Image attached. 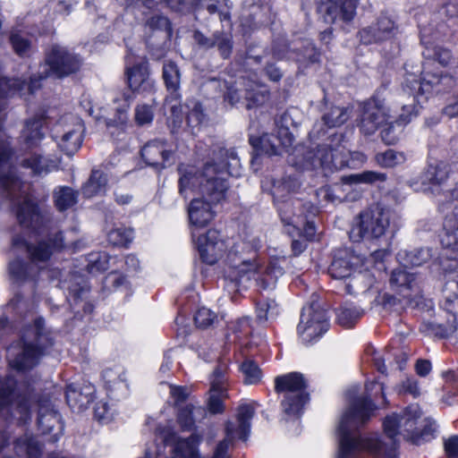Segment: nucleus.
<instances>
[{"label": "nucleus", "instance_id": "obj_1", "mask_svg": "<svg viewBox=\"0 0 458 458\" xmlns=\"http://www.w3.org/2000/svg\"><path fill=\"white\" fill-rule=\"evenodd\" d=\"M380 393L385 399L384 387L377 382L368 383L365 394L355 398L344 413L339 426V448L337 458H357L360 451L378 458H395L396 437L402 436L405 440L420 445L435 437L437 424L426 416L417 405L406 408L401 414L387 416L383 427L389 442L379 439L377 434L360 437L357 430L373 416L377 407L371 398Z\"/></svg>", "mask_w": 458, "mask_h": 458}, {"label": "nucleus", "instance_id": "obj_2", "mask_svg": "<svg viewBox=\"0 0 458 458\" xmlns=\"http://www.w3.org/2000/svg\"><path fill=\"white\" fill-rule=\"evenodd\" d=\"M219 153L221 157H226V161L223 159L216 164H207L200 173H197L194 167L179 166L178 170L182 174L179 189L182 195L187 198V191H191L198 195L196 198L214 205L225 199L228 184L224 174H232L230 166L238 165L239 159L232 149H221Z\"/></svg>", "mask_w": 458, "mask_h": 458}, {"label": "nucleus", "instance_id": "obj_3", "mask_svg": "<svg viewBox=\"0 0 458 458\" xmlns=\"http://www.w3.org/2000/svg\"><path fill=\"white\" fill-rule=\"evenodd\" d=\"M254 415V408L250 404L239 406L236 414V423L228 421L225 426V438L219 442L212 458H227L229 443L234 439L245 441L250 430V420ZM157 437L165 445L174 446V458H201L198 445L201 441L199 436L192 434L188 438H180L169 427H158Z\"/></svg>", "mask_w": 458, "mask_h": 458}, {"label": "nucleus", "instance_id": "obj_4", "mask_svg": "<svg viewBox=\"0 0 458 458\" xmlns=\"http://www.w3.org/2000/svg\"><path fill=\"white\" fill-rule=\"evenodd\" d=\"M13 155L10 143L7 140H0V170L7 166ZM0 186L6 197L19 200L16 208V216L21 225L38 231L45 225L46 218L30 197L22 191V182L10 171L6 174H0Z\"/></svg>", "mask_w": 458, "mask_h": 458}, {"label": "nucleus", "instance_id": "obj_5", "mask_svg": "<svg viewBox=\"0 0 458 458\" xmlns=\"http://www.w3.org/2000/svg\"><path fill=\"white\" fill-rule=\"evenodd\" d=\"M44 320H35V343L28 341L27 336L22 337V343L12 344L7 349V359L10 366L17 370H26L33 368L38 358L52 345L51 338L43 332Z\"/></svg>", "mask_w": 458, "mask_h": 458}, {"label": "nucleus", "instance_id": "obj_6", "mask_svg": "<svg viewBox=\"0 0 458 458\" xmlns=\"http://www.w3.org/2000/svg\"><path fill=\"white\" fill-rule=\"evenodd\" d=\"M392 213L376 205L362 210L353 219L350 231L352 242L373 241L383 237L390 227Z\"/></svg>", "mask_w": 458, "mask_h": 458}, {"label": "nucleus", "instance_id": "obj_7", "mask_svg": "<svg viewBox=\"0 0 458 458\" xmlns=\"http://www.w3.org/2000/svg\"><path fill=\"white\" fill-rule=\"evenodd\" d=\"M81 57L65 47L60 45L52 46L46 55L45 66L48 67V72H47V69L45 67L38 78L34 77L30 79L28 85L30 93H34L40 87L38 81L50 74L56 78H64L77 72L81 66Z\"/></svg>", "mask_w": 458, "mask_h": 458}, {"label": "nucleus", "instance_id": "obj_8", "mask_svg": "<svg viewBox=\"0 0 458 458\" xmlns=\"http://www.w3.org/2000/svg\"><path fill=\"white\" fill-rule=\"evenodd\" d=\"M276 393H284L282 407L287 414H297L309 401L306 393V382L303 376L298 372L278 376L275 379Z\"/></svg>", "mask_w": 458, "mask_h": 458}, {"label": "nucleus", "instance_id": "obj_9", "mask_svg": "<svg viewBox=\"0 0 458 458\" xmlns=\"http://www.w3.org/2000/svg\"><path fill=\"white\" fill-rule=\"evenodd\" d=\"M360 262V259L347 251H339L334 258L328 274L336 280H345L350 278V282L346 284V291L350 294L365 291L370 284H362L365 275L361 272L356 273V267Z\"/></svg>", "mask_w": 458, "mask_h": 458}, {"label": "nucleus", "instance_id": "obj_10", "mask_svg": "<svg viewBox=\"0 0 458 458\" xmlns=\"http://www.w3.org/2000/svg\"><path fill=\"white\" fill-rule=\"evenodd\" d=\"M442 311L445 322L432 325V331L439 337H448L457 329L456 312L458 310V274L449 276L443 287Z\"/></svg>", "mask_w": 458, "mask_h": 458}, {"label": "nucleus", "instance_id": "obj_11", "mask_svg": "<svg viewBox=\"0 0 458 458\" xmlns=\"http://www.w3.org/2000/svg\"><path fill=\"white\" fill-rule=\"evenodd\" d=\"M261 247V241L257 236L235 242L227 255L229 266L235 269L239 276L255 272L259 267L258 251Z\"/></svg>", "mask_w": 458, "mask_h": 458}, {"label": "nucleus", "instance_id": "obj_12", "mask_svg": "<svg viewBox=\"0 0 458 458\" xmlns=\"http://www.w3.org/2000/svg\"><path fill=\"white\" fill-rule=\"evenodd\" d=\"M326 310L313 301L303 307L297 332L304 344H310L318 340L328 329V321Z\"/></svg>", "mask_w": 458, "mask_h": 458}, {"label": "nucleus", "instance_id": "obj_13", "mask_svg": "<svg viewBox=\"0 0 458 458\" xmlns=\"http://www.w3.org/2000/svg\"><path fill=\"white\" fill-rule=\"evenodd\" d=\"M13 246L25 248L30 260L36 264H45L55 252H59L67 247L63 232L53 231L45 239L35 242H28L20 238L13 239Z\"/></svg>", "mask_w": 458, "mask_h": 458}, {"label": "nucleus", "instance_id": "obj_14", "mask_svg": "<svg viewBox=\"0 0 458 458\" xmlns=\"http://www.w3.org/2000/svg\"><path fill=\"white\" fill-rule=\"evenodd\" d=\"M425 62L423 64L422 80L418 81L414 78L413 88H418L422 93H429L433 88L438 85L442 79L440 72H434L433 65L437 62L441 66H447L451 61L452 55L450 50L441 47H427L423 52Z\"/></svg>", "mask_w": 458, "mask_h": 458}, {"label": "nucleus", "instance_id": "obj_15", "mask_svg": "<svg viewBox=\"0 0 458 458\" xmlns=\"http://www.w3.org/2000/svg\"><path fill=\"white\" fill-rule=\"evenodd\" d=\"M15 388L16 381L13 377L0 379V416L19 415V420L25 422L30 416L29 400L17 394Z\"/></svg>", "mask_w": 458, "mask_h": 458}, {"label": "nucleus", "instance_id": "obj_16", "mask_svg": "<svg viewBox=\"0 0 458 458\" xmlns=\"http://www.w3.org/2000/svg\"><path fill=\"white\" fill-rule=\"evenodd\" d=\"M392 117L385 101L374 96L363 105L359 128L363 134L371 135Z\"/></svg>", "mask_w": 458, "mask_h": 458}, {"label": "nucleus", "instance_id": "obj_17", "mask_svg": "<svg viewBox=\"0 0 458 458\" xmlns=\"http://www.w3.org/2000/svg\"><path fill=\"white\" fill-rule=\"evenodd\" d=\"M390 284L409 304L418 306L420 303L422 296L414 274L403 268L394 269L391 274Z\"/></svg>", "mask_w": 458, "mask_h": 458}, {"label": "nucleus", "instance_id": "obj_18", "mask_svg": "<svg viewBox=\"0 0 458 458\" xmlns=\"http://www.w3.org/2000/svg\"><path fill=\"white\" fill-rule=\"evenodd\" d=\"M197 248L202 261L213 265L224 256L226 244L219 232L208 230L205 234L198 237Z\"/></svg>", "mask_w": 458, "mask_h": 458}, {"label": "nucleus", "instance_id": "obj_19", "mask_svg": "<svg viewBox=\"0 0 458 458\" xmlns=\"http://www.w3.org/2000/svg\"><path fill=\"white\" fill-rule=\"evenodd\" d=\"M396 30L394 21L388 16L382 14L377 19L376 22L361 29L358 36L362 44H377L393 38Z\"/></svg>", "mask_w": 458, "mask_h": 458}, {"label": "nucleus", "instance_id": "obj_20", "mask_svg": "<svg viewBox=\"0 0 458 458\" xmlns=\"http://www.w3.org/2000/svg\"><path fill=\"white\" fill-rule=\"evenodd\" d=\"M38 424L43 434H53L54 442L57 441L63 433L64 426L60 414L48 400L39 402Z\"/></svg>", "mask_w": 458, "mask_h": 458}, {"label": "nucleus", "instance_id": "obj_21", "mask_svg": "<svg viewBox=\"0 0 458 458\" xmlns=\"http://www.w3.org/2000/svg\"><path fill=\"white\" fill-rule=\"evenodd\" d=\"M449 166L443 162L429 165L420 176L421 186H416L417 183H413L412 186H414L416 191L439 193V188L445 184L449 177Z\"/></svg>", "mask_w": 458, "mask_h": 458}, {"label": "nucleus", "instance_id": "obj_22", "mask_svg": "<svg viewBox=\"0 0 458 458\" xmlns=\"http://www.w3.org/2000/svg\"><path fill=\"white\" fill-rule=\"evenodd\" d=\"M413 84L414 78H407L405 81V84L403 86L401 98L404 100L405 98H411V101L402 105V112L394 120V123L398 124H406L411 122L412 117L417 115L418 107L416 104H420V98L426 94L422 93L421 90L419 91L418 88L414 89Z\"/></svg>", "mask_w": 458, "mask_h": 458}, {"label": "nucleus", "instance_id": "obj_23", "mask_svg": "<svg viewBox=\"0 0 458 458\" xmlns=\"http://www.w3.org/2000/svg\"><path fill=\"white\" fill-rule=\"evenodd\" d=\"M126 77L129 88L135 93H150L154 89L155 82L149 76L148 65L143 62L126 69Z\"/></svg>", "mask_w": 458, "mask_h": 458}, {"label": "nucleus", "instance_id": "obj_24", "mask_svg": "<svg viewBox=\"0 0 458 458\" xmlns=\"http://www.w3.org/2000/svg\"><path fill=\"white\" fill-rule=\"evenodd\" d=\"M357 4L358 0H327L321 3L318 8L331 22L338 18L350 21L356 14Z\"/></svg>", "mask_w": 458, "mask_h": 458}, {"label": "nucleus", "instance_id": "obj_25", "mask_svg": "<svg viewBox=\"0 0 458 458\" xmlns=\"http://www.w3.org/2000/svg\"><path fill=\"white\" fill-rule=\"evenodd\" d=\"M225 368L217 367L211 378L209 390L208 410L212 413H220L224 411L223 400L227 397L226 380Z\"/></svg>", "mask_w": 458, "mask_h": 458}, {"label": "nucleus", "instance_id": "obj_26", "mask_svg": "<svg viewBox=\"0 0 458 458\" xmlns=\"http://www.w3.org/2000/svg\"><path fill=\"white\" fill-rule=\"evenodd\" d=\"M142 158L147 165L157 168H164L165 163L169 159L172 151L167 148V144L162 140L148 141L140 151Z\"/></svg>", "mask_w": 458, "mask_h": 458}, {"label": "nucleus", "instance_id": "obj_27", "mask_svg": "<svg viewBox=\"0 0 458 458\" xmlns=\"http://www.w3.org/2000/svg\"><path fill=\"white\" fill-rule=\"evenodd\" d=\"M93 392L91 386L70 385L65 393L67 404L73 411L80 412L93 401Z\"/></svg>", "mask_w": 458, "mask_h": 458}, {"label": "nucleus", "instance_id": "obj_28", "mask_svg": "<svg viewBox=\"0 0 458 458\" xmlns=\"http://www.w3.org/2000/svg\"><path fill=\"white\" fill-rule=\"evenodd\" d=\"M213 206L204 199L194 198L188 209L190 222L197 227L208 225L215 216Z\"/></svg>", "mask_w": 458, "mask_h": 458}, {"label": "nucleus", "instance_id": "obj_29", "mask_svg": "<svg viewBox=\"0 0 458 458\" xmlns=\"http://www.w3.org/2000/svg\"><path fill=\"white\" fill-rule=\"evenodd\" d=\"M43 117H34L26 122L21 134V142L25 148H38L44 138L42 128L45 124Z\"/></svg>", "mask_w": 458, "mask_h": 458}, {"label": "nucleus", "instance_id": "obj_30", "mask_svg": "<svg viewBox=\"0 0 458 458\" xmlns=\"http://www.w3.org/2000/svg\"><path fill=\"white\" fill-rule=\"evenodd\" d=\"M23 168L30 169L34 175H43L57 167L56 163L38 152H30L21 161Z\"/></svg>", "mask_w": 458, "mask_h": 458}, {"label": "nucleus", "instance_id": "obj_31", "mask_svg": "<svg viewBox=\"0 0 458 458\" xmlns=\"http://www.w3.org/2000/svg\"><path fill=\"white\" fill-rule=\"evenodd\" d=\"M441 244L444 249L458 255V211L445 217Z\"/></svg>", "mask_w": 458, "mask_h": 458}, {"label": "nucleus", "instance_id": "obj_32", "mask_svg": "<svg viewBox=\"0 0 458 458\" xmlns=\"http://www.w3.org/2000/svg\"><path fill=\"white\" fill-rule=\"evenodd\" d=\"M433 251L428 247L417 248L411 250H400L397 259L404 267H419L431 259Z\"/></svg>", "mask_w": 458, "mask_h": 458}, {"label": "nucleus", "instance_id": "obj_33", "mask_svg": "<svg viewBox=\"0 0 458 458\" xmlns=\"http://www.w3.org/2000/svg\"><path fill=\"white\" fill-rule=\"evenodd\" d=\"M200 5L210 14L218 13L220 21L226 23L225 26L229 29L232 28L230 0H200Z\"/></svg>", "mask_w": 458, "mask_h": 458}, {"label": "nucleus", "instance_id": "obj_34", "mask_svg": "<svg viewBox=\"0 0 458 458\" xmlns=\"http://www.w3.org/2000/svg\"><path fill=\"white\" fill-rule=\"evenodd\" d=\"M106 175L99 170H92L89 180L82 186V194L86 198L102 194L106 191Z\"/></svg>", "mask_w": 458, "mask_h": 458}, {"label": "nucleus", "instance_id": "obj_35", "mask_svg": "<svg viewBox=\"0 0 458 458\" xmlns=\"http://www.w3.org/2000/svg\"><path fill=\"white\" fill-rule=\"evenodd\" d=\"M81 125L77 124L76 128L65 132L62 136L58 146L66 155L72 156L81 148Z\"/></svg>", "mask_w": 458, "mask_h": 458}, {"label": "nucleus", "instance_id": "obj_36", "mask_svg": "<svg viewBox=\"0 0 458 458\" xmlns=\"http://www.w3.org/2000/svg\"><path fill=\"white\" fill-rule=\"evenodd\" d=\"M132 96L130 93H123L120 98H114V103L121 101L122 104L116 107V113L114 118H109L106 121V126H123L128 121V110L130 108Z\"/></svg>", "mask_w": 458, "mask_h": 458}, {"label": "nucleus", "instance_id": "obj_37", "mask_svg": "<svg viewBox=\"0 0 458 458\" xmlns=\"http://www.w3.org/2000/svg\"><path fill=\"white\" fill-rule=\"evenodd\" d=\"M162 77L165 85L171 94L178 93L181 82V72L174 62L165 61L163 65Z\"/></svg>", "mask_w": 458, "mask_h": 458}, {"label": "nucleus", "instance_id": "obj_38", "mask_svg": "<svg viewBox=\"0 0 458 458\" xmlns=\"http://www.w3.org/2000/svg\"><path fill=\"white\" fill-rule=\"evenodd\" d=\"M250 143L260 153L268 156H275L280 154V148L277 141L275 140L273 134H263L259 138H250Z\"/></svg>", "mask_w": 458, "mask_h": 458}, {"label": "nucleus", "instance_id": "obj_39", "mask_svg": "<svg viewBox=\"0 0 458 458\" xmlns=\"http://www.w3.org/2000/svg\"><path fill=\"white\" fill-rule=\"evenodd\" d=\"M315 166H334L337 168L343 165L342 161H337V156L334 150L327 145L318 146L312 161Z\"/></svg>", "mask_w": 458, "mask_h": 458}, {"label": "nucleus", "instance_id": "obj_40", "mask_svg": "<svg viewBox=\"0 0 458 458\" xmlns=\"http://www.w3.org/2000/svg\"><path fill=\"white\" fill-rule=\"evenodd\" d=\"M78 194L70 187H59L54 191L55 203L58 210L64 211L77 202Z\"/></svg>", "mask_w": 458, "mask_h": 458}, {"label": "nucleus", "instance_id": "obj_41", "mask_svg": "<svg viewBox=\"0 0 458 458\" xmlns=\"http://www.w3.org/2000/svg\"><path fill=\"white\" fill-rule=\"evenodd\" d=\"M205 413L201 407L186 405L178 414V422L183 429H191L194 426L197 416H203Z\"/></svg>", "mask_w": 458, "mask_h": 458}, {"label": "nucleus", "instance_id": "obj_42", "mask_svg": "<svg viewBox=\"0 0 458 458\" xmlns=\"http://www.w3.org/2000/svg\"><path fill=\"white\" fill-rule=\"evenodd\" d=\"M15 447L19 454L24 453L28 458H38L41 454V447L33 437H26L25 438L18 439L15 442Z\"/></svg>", "mask_w": 458, "mask_h": 458}, {"label": "nucleus", "instance_id": "obj_43", "mask_svg": "<svg viewBox=\"0 0 458 458\" xmlns=\"http://www.w3.org/2000/svg\"><path fill=\"white\" fill-rule=\"evenodd\" d=\"M386 179V175L383 173H377L372 171H366L361 174H351L343 177V182L348 184L356 183H372L377 181L384 182Z\"/></svg>", "mask_w": 458, "mask_h": 458}, {"label": "nucleus", "instance_id": "obj_44", "mask_svg": "<svg viewBox=\"0 0 458 458\" xmlns=\"http://www.w3.org/2000/svg\"><path fill=\"white\" fill-rule=\"evenodd\" d=\"M406 157L403 152H396L394 149H388L376 155V161L383 167H394L404 163Z\"/></svg>", "mask_w": 458, "mask_h": 458}, {"label": "nucleus", "instance_id": "obj_45", "mask_svg": "<svg viewBox=\"0 0 458 458\" xmlns=\"http://www.w3.org/2000/svg\"><path fill=\"white\" fill-rule=\"evenodd\" d=\"M278 312V305L273 300L260 301L257 304L256 314L260 322L275 318Z\"/></svg>", "mask_w": 458, "mask_h": 458}, {"label": "nucleus", "instance_id": "obj_46", "mask_svg": "<svg viewBox=\"0 0 458 458\" xmlns=\"http://www.w3.org/2000/svg\"><path fill=\"white\" fill-rule=\"evenodd\" d=\"M347 119L348 114L346 110L339 106L332 107L322 117L324 123L329 128L340 126L344 123Z\"/></svg>", "mask_w": 458, "mask_h": 458}, {"label": "nucleus", "instance_id": "obj_47", "mask_svg": "<svg viewBox=\"0 0 458 458\" xmlns=\"http://www.w3.org/2000/svg\"><path fill=\"white\" fill-rule=\"evenodd\" d=\"M361 312L356 307H343L338 310L337 321L344 327H352L360 318Z\"/></svg>", "mask_w": 458, "mask_h": 458}, {"label": "nucleus", "instance_id": "obj_48", "mask_svg": "<svg viewBox=\"0 0 458 458\" xmlns=\"http://www.w3.org/2000/svg\"><path fill=\"white\" fill-rule=\"evenodd\" d=\"M30 266L22 260L16 259L10 263L9 271L15 282L21 283L31 276Z\"/></svg>", "mask_w": 458, "mask_h": 458}, {"label": "nucleus", "instance_id": "obj_49", "mask_svg": "<svg viewBox=\"0 0 458 458\" xmlns=\"http://www.w3.org/2000/svg\"><path fill=\"white\" fill-rule=\"evenodd\" d=\"M214 42H216L215 47L218 48L221 56L225 59L228 58L233 50V37L231 32H216L214 34Z\"/></svg>", "mask_w": 458, "mask_h": 458}, {"label": "nucleus", "instance_id": "obj_50", "mask_svg": "<svg viewBox=\"0 0 458 458\" xmlns=\"http://www.w3.org/2000/svg\"><path fill=\"white\" fill-rule=\"evenodd\" d=\"M109 243L114 246H126L132 240V231L126 228H115L107 233Z\"/></svg>", "mask_w": 458, "mask_h": 458}, {"label": "nucleus", "instance_id": "obj_51", "mask_svg": "<svg viewBox=\"0 0 458 458\" xmlns=\"http://www.w3.org/2000/svg\"><path fill=\"white\" fill-rule=\"evenodd\" d=\"M292 208V204L288 201H285L281 204L278 208L279 213L282 218V221L286 225H293V227L300 230L301 226L306 224V221L303 217L300 216H290V210Z\"/></svg>", "mask_w": 458, "mask_h": 458}, {"label": "nucleus", "instance_id": "obj_52", "mask_svg": "<svg viewBox=\"0 0 458 458\" xmlns=\"http://www.w3.org/2000/svg\"><path fill=\"white\" fill-rule=\"evenodd\" d=\"M280 275H282L280 268L267 267L266 271L257 278V283L263 290L273 289Z\"/></svg>", "mask_w": 458, "mask_h": 458}, {"label": "nucleus", "instance_id": "obj_53", "mask_svg": "<svg viewBox=\"0 0 458 458\" xmlns=\"http://www.w3.org/2000/svg\"><path fill=\"white\" fill-rule=\"evenodd\" d=\"M246 384H257L261 378V370L252 360H246L241 366Z\"/></svg>", "mask_w": 458, "mask_h": 458}, {"label": "nucleus", "instance_id": "obj_54", "mask_svg": "<svg viewBox=\"0 0 458 458\" xmlns=\"http://www.w3.org/2000/svg\"><path fill=\"white\" fill-rule=\"evenodd\" d=\"M154 110L152 106L138 105L135 109V121L139 125L148 124L153 121Z\"/></svg>", "mask_w": 458, "mask_h": 458}, {"label": "nucleus", "instance_id": "obj_55", "mask_svg": "<svg viewBox=\"0 0 458 458\" xmlns=\"http://www.w3.org/2000/svg\"><path fill=\"white\" fill-rule=\"evenodd\" d=\"M216 319V315L207 308H200L196 312L194 320L199 327H208Z\"/></svg>", "mask_w": 458, "mask_h": 458}, {"label": "nucleus", "instance_id": "obj_56", "mask_svg": "<svg viewBox=\"0 0 458 458\" xmlns=\"http://www.w3.org/2000/svg\"><path fill=\"white\" fill-rule=\"evenodd\" d=\"M11 43L13 45V47L14 51L19 55H25L29 51L30 47V44L28 41V39L24 38L19 34H13L10 38Z\"/></svg>", "mask_w": 458, "mask_h": 458}, {"label": "nucleus", "instance_id": "obj_57", "mask_svg": "<svg viewBox=\"0 0 458 458\" xmlns=\"http://www.w3.org/2000/svg\"><path fill=\"white\" fill-rule=\"evenodd\" d=\"M171 99L167 98L166 101L168 103L174 102V104H172L170 106V112L174 118V123H181L183 116V111L182 106L180 103V94L179 93H174L171 94Z\"/></svg>", "mask_w": 458, "mask_h": 458}, {"label": "nucleus", "instance_id": "obj_58", "mask_svg": "<svg viewBox=\"0 0 458 458\" xmlns=\"http://www.w3.org/2000/svg\"><path fill=\"white\" fill-rule=\"evenodd\" d=\"M275 140L279 144V148H288L293 142V136L286 127H280L277 129V134L275 135Z\"/></svg>", "mask_w": 458, "mask_h": 458}, {"label": "nucleus", "instance_id": "obj_59", "mask_svg": "<svg viewBox=\"0 0 458 458\" xmlns=\"http://www.w3.org/2000/svg\"><path fill=\"white\" fill-rule=\"evenodd\" d=\"M320 53L312 43H307L304 47V53L301 57L298 58L300 63H317L319 60Z\"/></svg>", "mask_w": 458, "mask_h": 458}, {"label": "nucleus", "instance_id": "obj_60", "mask_svg": "<svg viewBox=\"0 0 458 458\" xmlns=\"http://www.w3.org/2000/svg\"><path fill=\"white\" fill-rule=\"evenodd\" d=\"M204 119V114L200 106H195V107L189 113L187 121L189 125L196 127L199 125Z\"/></svg>", "mask_w": 458, "mask_h": 458}, {"label": "nucleus", "instance_id": "obj_61", "mask_svg": "<svg viewBox=\"0 0 458 458\" xmlns=\"http://www.w3.org/2000/svg\"><path fill=\"white\" fill-rule=\"evenodd\" d=\"M445 450L449 458L458 457V437L454 436L449 437L445 442Z\"/></svg>", "mask_w": 458, "mask_h": 458}, {"label": "nucleus", "instance_id": "obj_62", "mask_svg": "<svg viewBox=\"0 0 458 458\" xmlns=\"http://www.w3.org/2000/svg\"><path fill=\"white\" fill-rule=\"evenodd\" d=\"M381 138H382V140L386 145H394V144H395L397 142L398 135L394 131V126H393L392 123H389L388 127H386V129H384L381 131Z\"/></svg>", "mask_w": 458, "mask_h": 458}, {"label": "nucleus", "instance_id": "obj_63", "mask_svg": "<svg viewBox=\"0 0 458 458\" xmlns=\"http://www.w3.org/2000/svg\"><path fill=\"white\" fill-rule=\"evenodd\" d=\"M194 39L200 47L205 48H211L215 47L216 44V42H214V36L212 38H208L199 31H196L194 33Z\"/></svg>", "mask_w": 458, "mask_h": 458}, {"label": "nucleus", "instance_id": "obj_64", "mask_svg": "<svg viewBox=\"0 0 458 458\" xmlns=\"http://www.w3.org/2000/svg\"><path fill=\"white\" fill-rule=\"evenodd\" d=\"M170 394L175 403L183 402L188 396L187 389L183 386H170Z\"/></svg>", "mask_w": 458, "mask_h": 458}]
</instances>
